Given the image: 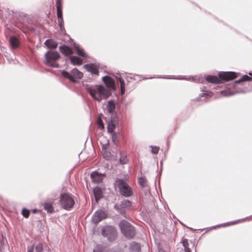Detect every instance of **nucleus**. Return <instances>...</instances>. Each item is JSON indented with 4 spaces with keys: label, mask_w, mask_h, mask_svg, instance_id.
I'll list each match as a JSON object with an SVG mask.
<instances>
[{
    "label": "nucleus",
    "mask_w": 252,
    "mask_h": 252,
    "mask_svg": "<svg viewBox=\"0 0 252 252\" xmlns=\"http://www.w3.org/2000/svg\"><path fill=\"white\" fill-rule=\"evenodd\" d=\"M251 219H252V217H249V218H246V219H245V220H251ZM244 220H238L236 221H233V222H231L229 223H228V224H224L223 225V226H227V225H230V224H234L237 223V222H242V221H244Z\"/></svg>",
    "instance_id": "28"
},
{
    "label": "nucleus",
    "mask_w": 252,
    "mask_h": 252,
    "mask_svg": "<svg viewBox=\"0 0 252 252\" xmlns=\"http://www.w3.org/2000/svg\"><path fill=\"white\" fill-rule=\"evenodd\" d=\"M60 201L61 206L66 210L72 208L75 203L72 196L67 193L61 195Z\"/></svg>",
    "instance_id": "6"
},
{
    "label": "nucleus",
    "mask_w": 252,
    "mask_h": 252,
    "mask_svg": "<svg viewBox=\"0 0 252 252\" xmlns=\"http://www.w3.org/2000/svg\"><path fill=\"white\" fill-rule=\"evenodd\" d=\"M115 128V123L114 120H111L108 123L107 130L108 132L114 133L113 131Z\"/></svg>",
    "instance_id": "23"
},
{
    "label": "nucleus",
    "mask_w": 252,
    "mask_h": 252,
    "mask_svg": "<svg viewBox=\"0 0 252 252\" xmlns=\"http://www.w3.org/2000/svg\"><path fill=\"white\" fill-rule=\"evenodd\" d=\"M60 51L65 55H70L72 54L73 52L71 49L66 46H62L60 47Z\"/></svg>",
    "instance_id": "17"
},
{
    "label": "nucleus",
    "mask_w": 252,
    "mask_h": 252,
    "mask_svg": "<svg viewBox=\"0 0 252 252\" xmlns=\"http://www.w3.org/2000/svg\"><path fill=\"white\" fill-rule=\"evenodd\" d=\"M121 206L122 208L128 209L131 207V203L128 200H125L122 202Z\"/></svg>",
    "instance_id": "25"
},
{
    "label": "nucleus",
    "mask_w": 252,
    "mask_h": 252,
    "mask_svg": "<svg viewBox=\"0 0 252 252\" xmlns=\"http://www.w3.org/2000/svg\"><path fill=\"white\" fill-rule=\"evenodd\" d=\"M33 211V212H36V210H34Z\"/></svg>",
    "instance_id": "42"
},
{
    "label": "nucleus",
    "mask_w": 252,
    "mask_h": 252,
    "mask_svg": "<svg viewBox=\"0 0 252 252\" xmlns=\"http://www.w3.org/2000/svg\"><path fill=\"white\" fill-rule=\"evenodd\" d=\"M139 184L142 187H144L146 185V180L144 178H140L139 179Z\"/></svg>",
    "instance_id": "29"
},
{
    "label": "nucleus",
    "mask_w": 252,
    "mask_h": 252,
    "mask_svg": "<svg viewBox=\"0 0 252 252\" xmlns=\"http://www.w3.org/2000/svg\"><path fill=\"white\" fill-rule=\"evenodd\" d=\"M30 212L28 210L26 209H24L22 210V215L23 216L26 218H28L29 216Z\"/></svg>",
    "instance_id": "31"
},
{
    "label": "nucleus",
    "mask_w": 252,
    "mask_h": 252,
    "mask_svg": "<svg viewBox=\"0 0 252 252\" xmlns=\"http://www.w3.org/2000/svg\"><path fill=\"white\" fill-rule=\"evenodd\" d=\"M57 16L58 18V23L61 29H62L63 24V18L62 16V11L61 7V4L59 0L57 2Z\"/></svg>",
    "instance_id": "13"
},
{
    "label": "nucleus",
    "mask_w": 252,
    "mask_h": 252,
    "mask_svg": "<svg viewBox=\"0 0 252 252\" xmlns=\"http://www.w3.org/2000/svg\"><path fill=\"white\" fill-rule=\"evenodd\" d=\"M9 44L12 49H16L19 46V41L16 37L11 36L9 38Z\"/></svg>",
    "instance_id": "16"
},
{
    "label": "nucleus",
    "mask_w": 252,
    "mask_h": 252,
    "mask_svg": "<svg viewBox=\"0 0 252 252\" xmlns=\"http://www.w3.org/2000/svg\"><path fill=\"white\" fill-rule=\"evenodd\" d=\"M251 80H252V78H250L248 75H245L241 79L239 80L238 81H235V83L237 84V83H239L243 81H251Z\"/></svg>",
    "instance_id": "27"
},
{
    "label": "nucleus",
    "mask_w": 252,
    "mask_h": 252,
    "mask_svg": "<svg viewBox=\"0 0 252 252\" xmlns=\"http://www.w3.org/2000/svg\"><path fill=\"white\" fill-rule=\"evenodd\" d=\"M86 89L92 98L98 101L107 98L111 94V93L102 85H87Z\"/></svg>",
    "instance_id": "1"
},
{
    "label": "nucleus",
    "mask_w": 252,
    "mask_h": 252,
    "mask_svg": "<svg viewBox=\"0 0 252 252\" xmlns=\"http://www.w3.org/2000/svg\"><path fill=\"white\" fill-rule=\"evenodd\" d=\"M104 146H105L104 144L102 145V149L103 150H104Z\"/></svg>",
    "instance_id": "41"
},
{
    "label": "nucleus",
    "mask_w": 252,
    "mask_h": 252,
    "mask_svg": "<svg viewBox=\"0 0 252 252\" xmlns=\"http://www.w3.org/2000/svg\"><path fill=\"white\" fill-rule=\"evenodd\" d=\"M45 44L48 48L52 49L56 48L58 46V43L52 39L47 40Z\"/></svg>",
    "instance_id": "19"
},
{
    "label": "nucleus",
    "mask_w": 252,
    "mask_h": 252,
    "mask_svg": "<svg viewBox=\"0 0 252 252\" xmlns=\"http://www.w3.org/2000/svg\"><path fill=\"white\" fill-rule=\"evenodd\" d=\"M120 161L121 163L124 164L127 162V158L125 156H121Z\"/></svg>",
    "instance_id": "32"
},
{
    "label": "nucleus",
    "mask_w": 252,
    "mask_h": 252,
    "mask_svg": "<svg viewBox=\"0 0 252 252\" xmlns=\"http://www.w3.org/2000/svg\"><path fill=\"white\" fill-rule=\"evenodd\" d=\"M116 184L119 188L121 193L126 196L129 197L132 195V191L127 184L121 179H117Z\"/></svg>",
    "instance_id": "5"
},
{
    "label": "nucleus",
    "mask_w": 252,
    "mask_h": 252,
    "mask_svg": "<svg viewBox=\"0 0 252 252\" xmlns=\"http://www.w3.org/2000/svg\"><path fill=\"white\" fill-rule=\"evenodd\" d=\"M97 123H98V125L99 128H104V126H103L102 122L101 121V120L100 119H99L98 120Z\"/></svg>",
    "instance_id": "37"
},
{
    "label": "nucleus",
    "mask_w": 252,
    "mask_h": 252,
    "mask_svg": "<svg viewBox=\"0 0 252 252\" xmlns=\"http://www.w3.org/2000/svg\"><path fill=\"white\" fill-rule=\"evenodd\" d=\"M102 81L106 85L107 90H108L110 92L111 90L115 89L114 80L110 77L106 76L102 77Z\"/></svg>",
    "instance_id": "9"
},
{
    "label": "nucleus",
    "mask_w": 252,
    "mask_h": 252,
    "mask_svg": "<svg viewBox=\"0 0 252 252\" xmlns=\"http://www.w3.org/2000/svg\"><path fill=\"white\" fill-rule=\"evenodd\" d=\"M212 93L211 92H209V91H206V92L205 93H203L201 95L202 96H204L205 95H207V96H208L209 97H211L212 96Z\"/></svg>",
    "instance_id": "36"
},
{
    "label": "nucleus",
    "mask_w": 252,
    "mask_h": 252,
    "mask_svg": "<svg viewBox=\"0 0 252 252\" xmlns=\"http://www.w3.org/2000/svg\"><path fill=\"white\" fill-rule=\"evenodd\" d=\"M219 76H208L206 77V80L210 83L219 84L220 82V79L229 81L236 78L237 75L234 72H222L219 74Z\"/></svg>",
    "instance_id": "2"
},
{
    "label": "nucleus",
    "mask_w": 252,
    "mask_h": 252,
    "mask_svg": "<svg viewBox=\"0 0 252 252\" xmlns=\"http://www.w3.org/2000/svg\"><path fill=\"white\" fill-rule=\"evenodd\" d=\"M84 67L92 74L98 75V70L95 64L92 63L85 64Z\"/></svg>",
    "instance_id": "14"
},
{
    "label": "nucleus",
    "mask_w": 252,
    "mask_h": 252,
    "mask_svg": "<svg viewBox=\"0 0 252 252\" xmlns=\"http://www.w3.org/2000/svg\"><path fill=\"white\" fill-rule=\"evenodd\" d=\"M91 177L94 182L99 183L102 182L103 180L104 177V175L103 174L99 173L96 171H94L91 174Z\"/></svg>",
    "instance_id": "11"
},
{
    "label": "nucleus",
    "mask_w": 252,
    "mask_h": 252,
    "mask_svg": "<svg viewBox=\"0 0 252 252\" xmlns=\"http://www.w3.org/2000/svg\"><path fill=\"white\" fill-rule=\"evenodd\" d=\"M93 191L95 200L96 202H97L98 200L102 196V190L99 188L96 187L94 189Z\"/></svg>",
    "instance_id": "18"
},
{
    "label": "nucleus",
    "mask_w": 252,
    "mask_h": 252,
    "mask_svg": "<svg viewBox=\"0 0 252 252\" xmlns=\"http://www.w3.org/2000/svg\"><path fill=\"white\" fill-rule=\"evenodd\" d=\"M106 217V214L102 211H98L95 213L92 218V221L94 223H97Z\"/></svg>",
    "instance_id": "10"
},
{
    "label": "nucleus",
    "mask_w": 252,
    "mask_h": 252,
    "mask_svg": "<svg viewBox=\"0 0 252 252\" xmlns=\"http://www.w3.org/2000/svg\"><path fill=\"white\" fill-rule=\"evenodd\" d=\"M184 249L185 252H191L190 249L188 247H185Z\"/></svg>",
    "instance_id": "39"
},
{
    "label": "nucleus",
    "mask_w": 252,
    "mask_h": 252,
    "mask_svg": "<svg viewBox=\"0 0 252 252\" xmlns=\"http://www.w3.org/2000/svg\"><path fill=\"white\" fill-rule=\"evenodd\" d=\"M102 234L104 237H107L109 240L112 241L116 238V231L113 227L108 226L102 229Z\"/></svg>",
    "instance_id": "8"
},
{
    "label": "nucleus",
    "mask_w": 252,
    "mask_h": 252,
    "mask_svg": "<svg viewBox=\"0 0 252 252\" xmlns=\"http://www.w3.org/2000/svg\"><path fill=\"white\" fill-rule=\"evenodd\" d=\"M43 205L44 206V208L47 211V212L51 213L54 212V208L51 203L45 202L43 203Z\"/></svg>",
    "instance_id": "21"
},
{
    "label": "nucleus",
    "mask_w": 252,
    "mask_h": 252,
    "mask_svg": "<svg viewBox=\"0 0 252 252\" xmlns=\"http://www.w3.org/2000/svg\"><path fill=\"white\" fill-rule=\"evenodd\" d=\"M43 251V246L41 243L38 244L35 247V250L34 251V246H31L28 247L27 252H42Z\"/></svg>",
    "instance_id": "15"
},
{
    "label": "nucleus",
    "mask_w": 252,
    "mask_h": 252,
    "mask_svg": "<svg viewBox=\"0 0 252 252\" xmlns=\"http://www.w3.org/2000/svg\"><path fill=\"white\" fill-rule=\"evenodd\" d=\"M159 151V148L158 147H152V153L154 154H157Z\"/></svg>",
    "instance_id": "33"
},
{
    "label": "nucleus",
    "mask_w": 252,
    "mask_h": 252,
    "mask_svg": "<svg viewBox=\"0 0 252 252\" xmlns=\"http://www.w3.org/2000/svg\"><path fill=\"white\" fill-rule=\"evenodd\" d=\"M158 252H164L162 250H159Z\"/></svg>",
    "instance_id": "40"
},
{
    "label": "nucleus",
    "mask_w": 252,
    "mask_h": 252,
    "mask_svg": "<svg viewBox=\"0 0 252 252\" xmlns=\"http://www.w3.org/2000/svg\"><path fill=\"white\" fill-rule=\"evenodd\" d=\"M108 111L110 113H113L115 109V104L113 101L110 100L108 101V105L107 106Z\"/></svg>",
    "instance_id": "22"
},
{
    "label": "nucleus",
    "mask_w": 252,
    "mask_h": 252,
    "mask_svg": "<svg viewBox=\"0 0 252 252\" xmlns=\"http://www.w3.org/2000/svg\"><path fill=\"white\" fill-rule=\"evenodd\" d=\"M249 74L250 75L252 76V73H250Z\"/></svg>",
    "instance_id": "43"
},
{
    "label": "nucleus",
    "mask_w": 252,
    "mask_h": 252,
    "mask_svg": "<svg viewBox=\"0 0 252 252\" xmlns=\"http://www.w3.org/2000/svg\"><path fill=\"white\" fill-rule=\"evenodd\" d=\"M70 59L72 63L74 65H81L82 64V60L76 56H71Z\"/></svg>",
    "instance_id": "20"
},
{
    "label": "nucleus",
    "mask_w": 252,
    "mask_h": 252,
    "mask_svg": "<svg viewBox=\"0 0 252 252\" xmlns=\"http://www.w3.org/2000/svg\"><path fill=\"white\" fill-rule=\"evenodd\" d=\"M183 246L184 248L188 247L189 244H188V241L187 240H183Z\"/></svg>",
    "instance_id": "38"
},
{
    "label": "nucleus",
    "mask_w": 252,
    "mask_h": 252,
    "mask_svg": "<svg viewBox=\"0 0 252 252\" xmlns=\"http://www.w3.org/2000/svg\"><path fill=\"white\" fill-rule=\"evenodd\" d=\"M74 47L76 50V52L78 55H79V56L83 57H86V54L84 52V51L82 49L80 48L77 45H75L74 46Z\"/></svg>",
    "instance_id": "24"
},
{
    "label": "nucleus",
    "mask_w": 252,
    "mask_h": 252,
    "mask_svg": "<svg viewBox=\"0 0 252 252\" xmlns=\"http://www.w3.org/2000/svg\"><path fill=\"white\" fill-rule=\"evenodd\" d=\"M112 139L114 143L117 142V136L115 133H112Z\"/></svg>",
    "instance_id": "35"
},
{
    "label": "nucleus",
    "mask_w": 252,
    "mask_h": 252,
    "mask_svg": "<svg viewBox=\"0 0 252 252\" xmlns=\"http://www.w3.org/2000/svg\"><path fill=\"white\" fill-rule=\"evenodd\" d=\"M119 81L120 83L121 94H123L125 93V85L124 80L121 78H119Z\"/></svg>",
    "instance_id": "26"
},
{
    "label": "nucleus",
    "mask_w": 252,
    "mask_h": 252,
    "mask_svg": "<svg viewBox=\"0 0 252 252\" xmlns=\"http://www.w3.org/2000/svg\"><path fill=\"white\" fill-rule=\"evenodd\" d=\"M60 58L59 53L56 51L49 50L45 54L44 62L48 66L57 67L58 64L56 61Z\"/></svg>",
    "instance_id": "3"
},
{
    "label": "nucleus",
    "mask_w": 252,
    "mask_h": 252,
    "mask_svg": "<svg viewBox=\"0 0 252 252\" xmlns=\"http://www.w3.org/2000/svg\"><path fill=\"white\" fill-rule=\"evenodd\" d=\"M94 252H102V248L101 246H96L94 249Z\"/></svg>",
    "instance_id": "34"
},
{
    "label": "nucleus",
    "mask_w": 252,
    "mask_h": 252,
    "mask_svg": "<svg viewBox=\"0 0 252 252\" xmlns=\"http://www.w3.org/2000/svg\"><path fill=\"white\" fill-rule=\"evenodd\" d=\"M62 74L64 77L68 79L73 82H76L77 79H81L83 76V73L77 68L73 69L70 73L63 71Z\"/></svg>",
    "instance_id": "7"
},
{
    "label": "nucleus",
    "mask_w": 252,
    "mask_h": 252,
    "mask_svg": "<svg viewBox=\"0 0 252 252\" xmlns=\"http://www.w3.org/2000/svg\"><path fill=\"white\" fill-rule=\"evenodd\" d=\"M122 232L127 238H131L135 235L134 227L125 220H122L119 224Z\"/></svg>",
    "instance_id": "4"
},
{
    "label": "nucleus",
    "mask_w": 252,
    "mask_h": 252,
    "mask_svg": "<svg viewBox=\"0 0 252 252\" xmlns=\"http://www.w3.org/2000/svg\"><path fill=\"white\" fill-rule=\"evenodd\" d=\"M244 92L242 90H237L234 87V91H231L230 89L229 88L228 89H227L225 91L220 92V94L224 96H228L233 95L235 94L241 93Z\"/></svg>",
    "instance_id": "12"
},
{
    "label": "nucleus",
    "mask_w": 252,
    "mask_h": 252,
    "mask_svg": "<svg viewBox=\"0 0 252 252\" xmlns=\"http://www.w3.org/2000/svg\"><path fill=\"white\" fill-rule=\"evenodd\" d=\"M103 156L104 158L109 160L111 157V154L110 152L106 151L105 149V151L103 152Z\"/></svg>",
    "instance_id": "30"
}]
</instances>
